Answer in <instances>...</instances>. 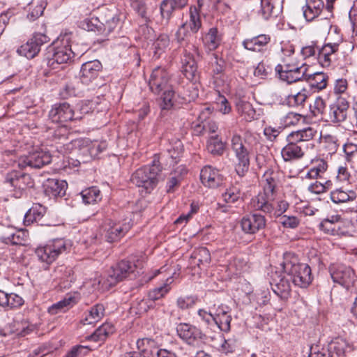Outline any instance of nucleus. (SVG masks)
I'll return each mask as SVG.
<instances>
[{
    "label": "nucleus",
    "mask_w": 357,
    "mask_h": 357,
    "mask_svg": "<svg viewBox=\"0 0 357 357\" xmlns=\"http://www.w3.org/2000/svg\"><path fill=\"white\" fill-rule=\"evenodd\" d=\"M330 197L335 204H344L353 202L356 199L357 194L354 190H343L342 188H336L331 192Z\"/></svg>",
    "instance_id": "nucleus-34"
},
{
    "label": "nucleus",
    "mask_w": 357,
    "mask_h": 357,
    "mask_svg": "<svg viewBox=\"0 0 357 357\" xmlns=\"http://www.w3.org/2000/svg\"><path fill=\"white\" fill-rule=\"evenodd\" d=\"M327 348L334 357H343L352 350L351 346L342 338H336L331 341Z\"/></svg>",
    "instance_id": "nucleus-31"
},
{
    "label": "nucleus",
    "mask_w": 357,
    "mask_h": 357,
    "mask_svg": "<svg viewBox=\"0 0 357 357\" xmlns=\"http://www.w3.org/2000/svg\"><path fill=\"white\" fill-rule=\"evenodd\" d=\"M47 208L40 204L35 203L31 208L25 213L24 218V224L26 226L33 222L40 225H49L47 222L43 220L46 213Z\"/></svg>",
    "instance_id": "nucleus-25"
},
{
    "label": "nucleus",
    "mask_w": 357,
    "mask_h": 357,
    "mask_svg": "<svg viewBox=\"0 0 357 357\" xmlns=\"http://www.w3.org/2000/svg\"><path fill=\"white\" fill-rule=\"evenodd\" d=\"M231 149L235 155L250 153L249 148L245 145L246 142L243 140L240 135L234 134L231 137Z\"/></svg>",
    "instance_id": "nucleus-45"
},
{
    "label": "nucleus",
    "mask_w": 357,
    "mask_h": 357,
    "mask_svg": "<svg viewBox=\"0 0 357 357\" xmlns=\"http://www.w3.org/2000/svg\"><path fill=\"white\" fill-rule=\"evenodd\" d=\"M317 130L312 127H307L305 128L293 131L289 135L292 137L296 142L301 144L304 142L312 140L317 135Z\"/></svg>",
    "instance_id": "nucleus-39"
},
{
    "label": "nucleus",
    "mask_w": 357,
    "mask_h": 357,
    "mask_svg": "<svg viewBox=\"0 0 357 357\" xmlns=\"http://www.w3.org/2000/svg\"><path fill=\"white\" fill-rule=\"evenodd\" d=\"M169 77V73L165 68L162 67L154 68L149 81L151 91L155 94H159L161 91L165 90Z\"/></svg>",
    "instance_id": "nucleus-18"
},
{
    "label": "nucleus",
    "mask_w": 357,
    "mask_h": 357,
    "mask_svg": "<svg viewBox=\"0 0 357 357\" xmlns=\"http://www.w3.org/2000/svg\"><path fill=\"white\" fill-rule=\"evenodd\" d=\"M338 43H327L321 48L319 47L317 59L323 67H328L331 65V56L338 50Z\"/></svg>",
    "instance_id": "nucleus-30"
},
{
    "label": "nucleus",
    "mask_w": 357,
    "mask_h": 357,
    "mask_svg": "<svg viewBox=\"0 0 357 357\" xmlns=\"http://www.w3.org/2000/svg\"><path fill=\"white\" fill-rule=\"evenodd\" d=\"M271 42V36L268 34H259L258 36L245 38L242 42V46L247 50L255 52H263L267 49Z\"/></svg>",
    "instance_id": "nucleus-24"
},
{
    "label": "nucleus",
    "mask_w": 357,
    "mask_h": 357,
    "mask_svg": "<svg viewBox=\"0 0 357 357\" xmlns=\"http://www.w3.org/2000/svg\"><path fill=\"white\" fill-rule=\"evenodd\" d=\"M75 54L71 49L70 37L68 35L59 38L53 47L48 49L45 61L48 67L57 69L60 64L70 63Z\"/></svg>",
    "instance_id": "nucleus-5"
},
{
    "label": "nucleus",
    "mask_w": 357,
    "mask_h": 357,
    "mask_svg": "<svg viewBox=\"0 0 357 357\" xmlns=\"http://www.w3.org/2000/svg\"><path fill=\"white\" fill-rule=\"evenodd\" d=\"M72 300V297H70L68 298H64L63 300L53 304L48 308V312L52 315H54L59 312H66L68 309Z\"/></svg>",
    "instance_id": "nucleus-52"
},
{
    "label": "nucleus",
    "mask_w": 357,
    "mask_h": 357,
    "mask_svg": "<svg viewBox=\"0 0 357 357\" xmlns=\"http://www.w3.org/2000/svg\"><path fill=\"white\" fill-rule=\"evenodd\" d=\"M324 8L323 0H306L303 7V16L306 21L312 22L321 15Z\"/></svg>",
    "instance_id": "nucleus-27"
},
{
    "label": "nucleus",
    "mask_w": 357,
    "mask_h": 357,
    "mask_svg": "<svg viewBox=\"0 0 357 357\" xmlns=\"http://www.w3.org/2000/svg\"><path fill=\"white\" fill-rule=\"evenodd\" d=\"M131 7L133 10L144 20L146 23H148L150 20L146 15V6L144 0H130Z\"/></svg>",
    "instance_id": "nucleus-53"
},
{
    "label": "nucleus",
    "mask_w": 357,
    "mask_h": 357,
    "mask_svg": "<svg viewBox=\"0 0 357 357\" xmlns=\"http://www.w3.org/2000/svg\"><path fill=\"white\" fill-rule=\"evenodd\" d=\"M300 63L298 62H287V61H284V64H278L275 68V73L278 76L280 80H282L283 78H285V76L287 75V70L290 71V70L298 69V66Z\"/></svg>",
    "instance_id": "nucleus-51"
},
{
    "label": "nucleus",
    "mask_w": 357,
    "mask_h": 357,
    "mask_svg": "<svg viewBox=\"0 0 357 357\" xmlns=\"http://www.w3.org/2000/svg\"><path fill=\"white\" fill-rule=\"evenodd\" d=\"M176 329L178 336L190 346L201 347L208 340L199 328L188 323L178 324Z\"/></svg>",
    "instance_id": "nucleus-9"
},
{
    "label": "nucleus",
    "mask_w": 357,
    "mask_h": 357,
    "mask_svg": "<svg viewBox=\"0 0 357 357\" xmlns=\"http://www.w3.org/2000/svg\"><path fill=\"white\" fill-rule=\"evenodd\" d=\"M66 250V241L63 238H56L48 241L44 245L37 247L35 254L40 261L50 265Z\"/></svg>",
    "instance_id": "nucleus-7"
},
{
    "label": "nucleus",
    "mask_w": 357,
    "mask_h": 357,
    "mask_svg": "<svg viewBox=\"0 0 357 357\" xmlns=\"http://www.w3.org/2000/svg\"><path fill=\"white\" fill-rule=\"evenodd\" d=\"M0 241L8 245H24L26 238L24 232L10 228L0 236Z\"/></svg>",
    "instance_id": "nucleus-35"
},
{
    "label": "nucleus",
    "mask_w": 357,
    "mask_h": 357,
    "mask_svg": "<svg viewBox=\"0 0 357 357\" xmlns=\"http://www.w3.org/2000/svg\"><path fill=\"white\" fill-rule=\"evenodd\" d=\"M350 103L348 98L339 95L333 102L329 105L328 119L333 123L340 124L347 119L348 109Z\"/></svg>",
    "instance_id": "nucleus-15"
},
{
    "label": "nucleus",
    "mask_w": 357,
    "mask_h": 357,
    "mask_svg": "<svg viewBox=\"0 0 357 357\" xmlns=\"http://www.w3.org/2000/svg\"><path fill=\"white\" fill-rule=\"evenodd\" d=\"M290 278L277 272L272 276L270 282L273 292L280 298V304L271 303L275 310L280 312L291 296Z\"/></svg>",
    "instance_id": "nucleus-10"
},
{
    "label": "nucleus",
    "mask_w": 357,
    "mask_h": 357,
    "mask_svg": "<svg viewBox=\"0 0 357 357\" xmlns=\"http://www.w3.org/2000/svg\"><path fill=\"white\" fill-rule=\"evenodd\" d=\"M45 193L50 199L62 197L66 195L68 183L63 180L49 178L44 185Z\"/></svg>",
    "instance_id": "nucleus-26"
},
{
    "label": "nucleus",
    "mask_w": 357,
    "mask_h": 357,
    "mask_svg": "<svg viewBox=\"0 0 357 357\" xmlns=\"http://www.w3.org/2000/svg\"><path fill=\"white\" fill-rule=\"evenodd\" d=\"M136 344L138 351L149 356L151 349L156 347L157 342L152 338L144 337L138 339Z\"/></svg>",
    "instance_id": "nucleus-47"
},
{
    "label": "nucleus",
    "mask_w": 357,
    "mask_h": 357,
    "mask_svg": "<svg viewBox=\"0 0 357 357\" xmlns=\"http://www.w3.org/2000/svg\"><path fill=\"white\" fill-rule=\"evenodd\" d=\"M80 195L85 204H94L102 199L100 190L95 186L83 190Z\"/></svg>",
    "instance_id": "nucleus-41"
},
{
    "label": "nucleus",
    "mask_w": 357,
    "mask_h": 357,
    "mask_svg": "<svg viewBox=\"0 0 357 357\" xmlns=\"http://www.w3.org/2000/svg\"><path fill=\"white\" fill-rule=\"evenodd\" d=\"M91 349L88 346L76 345L65 355L64 357H83L86 356Z\"/></svg>",
    "instance_id": "nucleus-59"
},
{
    "label": "nucleus",
    "mask_w": 357,
    "mask_h": 357,
    "mask_svg": "<svg viewBox=\"0 0 357 357\" xmlns=\"http://www.w3.org/2000/svg\"><path fill=\"white\" fill-rule=\"evenodd\" d=\"M215 304L208 307V310L199 309L197 315L200 321L207 327H210L213 324V313L215 312Z\"/></svg>",
    "instance_id": "nucleus-46"
},
{
    "label": "nucleus",
    "mask_w": 357,
    "mask_h": 357,
    "mask_svg": "<svg viewBox=\"0 0 357 357\" xmlns=\"http://www.w3.org/2000/svg\"><path fill=\"white\" fill-rule=\"evenodd\" d=\"M307 66L306 64H302L298 66V69L290 70L291 72L286 73L287 75L282 81L286 82L287 84H292L303 79L306 80L308 73H307Z\"/></svg>",
    "instance_id": "nucleus-37"
},
{
    "label": "nucleus",
    "mask_w": 357,
    "mask_h": 357,
    "mask_svg": "<svg viewBox=\"0 0 357 357\" xmlns=\"http://www.w3.org/2000/svg\"><path fill=\"white\" fill-rule=\"evenodd\" d=\"M337 140L335 136L326 135L321 137V143L324 144V149L328 151L329 154L334 153L338 149Z\"/></svg>",
    "instance_id": "nucleus-57"
},
{
    "label": "nucleus",
    "mask_w": 357,
    "mask_h": 357,
    "mask_svg": "<svg viewBox=\"0 0 357 357\" xmlns=\"http://www.w3.org/2000/svg\"><path fill=\"white\" fill-rule=\"evenodd\" d=\"M115 328L113 324L105 323L99 326L91 335L86 336V340L93 342H103L110 335L113 334Z\"/></svg>",
    "instance_id": "nucleus-33"
},
{
    "label": "nucleus",
    "mask_w": 357,
    "mask_h": 357,
    "mask_svg": "<svg viewBox=\"0 0 357 357\" xmlns=\"http://www.w3.org/2000/svg\"><path fill=\"white\" fill-rule=\"evenodd\" d=\"M59 271L63 273L61 278V283L65 288L70 287L71 283L74 282L75 280L73 268L70 267L61 266Z\"/></svg>",
    "instance_id": "nucleus-55"
},
{
    "label": "nucleus",
    "mask_w": 357,
    "mask_h": 357,
    "mask_svg": "<svg viewBox=\"0 0 357 357\" xmlns=\"http://www.w3.org/2000/svg\"><path fill=\"white\" fill-rule=\"evenodd\" d=\"M211 261L209 250L204 247L195 249L191 255L190 264L199 268L206 267Z\"/></svg>",
    "instance_id": "nucleus-32"
},
{
    "label": "nucleus",
    "mask_w": 357,
    "mask_h": 357,
    "mask_svg": "<svg viewBox=\"0 0 357 357\" xmlns=\"http://www.w3.org/2000/svg\"><path fill=\"white\" fill-rule=\"evenodd\" d=\"M286 139L287 144L281 150L283 160L291 162L302 159L305 154L306 147L304 144H301L289 135L287 136Z\"/></svg>",
    "instance_id": "nucleus-16"
},
{
    "label": "nucleus",
    "mask_w": 357,
    "mask_h": 357,
    "mask_svg": "<svg viewBox=\"0 0 357 357\" xmlns=\"http://www.w3.org/2000/svg\"><path fill=\"white\" fill-rule=\"evenodd\" d=\"M200 179L205 186L215 188L222 185L224 176L217 169L206 166L201 170Z\"/></svg>",
    "instance_id": "nucleus-23"
},
{
    "label": "nucleus",
    "mask_w": 357,
    "mask_h": 357,
    "mask_svg": "<svg viewBox=\"0 0 357 357\" xmlns=\"http://www.w3.org/2000/svg\"><path fill=\"white\" fill-rule=\"evenodd\" d=\"M326 108V102L321 96H317L313 105H310V109L314 116L322 114Z\"/></svg>",
    "instance_id": "nucleus-60"
},
{
    "label": "nucleus",
    "mask_w": 357,
    "mask_h": 357,
    "mask_svg": "<svg viewBox=\"0 0 357 357\" xmlns=\"http://www.w3.org/2000/svg\"><path fill=\"white\" fill-rule=\"evenodd\" d=\"M139 274V271L133 261L123 259L112 266L107 275L101 278L98 284L103 290H109L124 279H132Z\"/></svg>",
    "instance_id": "nucleus-4"
},
{
    "label": "nucleus",
    "mask_w": 357,
    "mask_h": 357,
    "mask_svg": "<svg viewBox=\"0 0 357 357\" xmlns=\"http://www.w3.org/2000/svg\"><path fill=\"white\" fill-rule=\"evenodd\" d=\"M174 96V91L172 89H165L162 97V102L160 107L162 110H168L171 109L173 105V98Z\"/></svg>",
    "instance_id": "nucleus-58"
},
{
    "label": "nucleus",
    "mask_w": 357,
    "mask_h": 357,
    "mask_svg": "<svg viewBox=\"0 0 357 357\" xmlns=\"http://www.w3.org/2000/svg\"><path fill=\"white\" fill-rule=\"evenodd\" d=\"M242 231L248 234H255L265 228L266 220L265 217L257 213L247 214L240 222Z\"/></svg>",
    "instance_id": "nucleus-17"
},
{
    "label": "nucleus",
    "mask_w": 357,
    "mask_h": 357,
    "mask_svg": "<svg viewBox=\"0 0 357 357\" xmlns=\"http://www.w3.org/2000/svg\"><path fill=\"white\" fill-rule=\"evenodd\" d=\"M162 170L159 160L155 158L151 165L137 169L132 174L130 181L142 191L150 193L157 186Z\"/></svg>",
    "instance_id": "nucleus-3"
},
{
    "label": "nucleus",
    "mask_w": 357,
    "mask_h": 357,
    "mask_svg": "<svg viewBox=\"0 0 357 357\" xmlns=\"http://www.w3.org/2000/svg\"><path fill=\"white\" fill-rule=\"evenodd\" d=\"M120 24L117 12L105 6L98 8L96 13L80 22V26L88 31H94L103 36H108Z\"/></svg>",
    "instance_id": "nucleus-1"
},
{
    "label": "nucleus",
    "mask_w": 357,
    "mask_h": 357,
    "mask_svg": "<svg viewBox=\"0 0 357 357\" xmlns=\"http://www.w3.org/2000/svg\"><path fill=\"white\" fill-rule=\"evenodd\" d=\"M207 150L213 155H222L225 150V144L218 135L211 136L207 141Z\"/></svg>",
    "instance_id": "nucleus-40"
},
{
    "label": "nucleus",
    "mask_w": 357,
    "mask_h": 357,
    "mask_svg": "<svg viewBox=\"0 0 357 357\" xmlns=\"http://www.w3.org/2000/svg\"><path fill=\"white\" fill-rule=\"evenodd\" d=\"M224 201L227 204H234L240 200V190L234 186L227 189L226 192L222 194Z\"/></svg>",
    "instance_id": "nucleus-54"
},
{
    "label": "nucleus",
    "mask_w": 357,
    "mask_h": 357,
    "mask_svg": "<svg viewBox=\"0 0 357 357\" xmlns=\"http://www.w3.org/2000/svg\"><path fill=\"white\" fill-rule=\"evenodd\" d=\"M282 266L283 273L290 278L295 286L306 288L311 284L313 279L311 268L305 263H300L294 255L286 254Z\"/></svg>",
    "instance_id": "nucleus-2"
},
{
    "label": "nucleus",
    "mask_w": 357,
    "mask_h": 357,
    "mask_svg": "<svg viewBox=\"0 0 357 357\" xmlns=\"http://www.w3.org/2000/svg\"><path fill=\"white\" fill-rule=\"evenodd\" d=\"M319 228L325 234L331 236H339L342 231L340 225H335L328 221V220H323L319 225Z\"/></svg>",
    "instance_id": "nucleus-50"
},
{
    "label": "nucleus",
    "mask_w": 357,
    "mask_h": 357,
    "mask_svg": "<svg viewBox=\"0 0 357 357\" xmlns=\"http://www.w3.org/2000/svg\"><path fill=\"white\" fill-rule=\"evenodd\" d=\"M222 36L217 27H211L202 36L204 45L210 51L216 50L220 45Z\"/></svg>",
    "instance_id": "nucleus-29"
},
{
    "label": "nucleus",
    "mask_w": 357,
    "mask_h": 357,
    "mask_svg": "<svg viewBox=\"0 0 357 357\" xmlns=\"http://www.w3.org/2000/svg\"><path fill=\"white\" fill-rule=\"evenodd\" d=\"M303 117V115L298 113L290 112L281 119V124L285 128L296 126Z\"/></svg>",
    "instance_id": "nucleus-56"
},
{
    "label": "nucleus",
    "mask_w": 357,
    "mask_h": 357,
    "mask_svg": "<svg viewBox=\"0 0 357 357\" xmlns=\"http://www.w3.org/2000/svg\"><path fill=\"white\" fill-rule=\"evenodd\" d=\"M102 70V65L98 60L87 61L82 65L80 79L84 84H89L98 77Z\"/></svg>",
    "instance_id": "nucleus-22"
},
{
    "label": "nucleus",
    "mask_w": 357,
    "mask_h": 357,
    "mask_svg": "<svg viewBox=\"0 0 357 357\" xmlns=\"http://www.w3.org/2000/svg\"><path fill=\"white\" fill-rule=\"evenodd\" d=\"M328 271L333 281L338 283L346 289L354 285L357 279L351 267L343 264L333 263L328 267Z\"/></svg>",
    "instance_id": "nucleus-11"
},
{
    "label": "nucleus",
    "mask_w": 357,
    "mask_h": 357,
    "mask_svg": "<svg viewBox=\"0 0 357 357\" xmlns=\"http://www.w3.org/2000/svg\"><path fill=\"white\" fill-rule=\"evenodd\" d=\"M264 176L266 178L263 192L259 193L252 199V204L256 211H261L266 214H271L274 210L273 202L275 199L277 183L271 176H268L267 173Z\"/></svg>",
    "instance_id": "nucleus-6"
},
{
    "label": "nucleus",
    "mask_w": 357,
    "mask_h": 357,
    "mask_svg": "<svg viewBox=\"0 0 357 357\" xmlns=\"http://www.w3.org/2000/svg\"><path fill=\"white\" fill-rule=\"evenodd\" d=\"M130 222H111L105 229V238L109 243L119 241L131 229Z\"/></svg>",
    "instance_id": "nucleus-20"
},
{
    "label": "nucleus",
    "mask_w": 357,
    "mask_h": 357,
    "mask_svg": "<svg viewBox=\"0 0 357 357\" xmlns=\"http://www.w3.org/2000/svg\"><path fill=\"white\" fill-rule=\"evenodd\" d=\"M105 307L98 303L91 307L85 318L82 319L83 324H93L98 321L104 316Z\"/></svg>",
    "instance_id": "nucleus-38"
},
{
    "label": "nucleus",
    "mask_w": 357,
    "mask_h": 357,
    "mask_svg": "<svg viewBox=\"0 0 357 357\" xmlns=\"http://www.w3.org/2000/svg\"><path fill=\"white\" fill-rule=\"evenodd\" d=\"M48 117L52 122L61 124L82 119V116L76 114L71 105L66 102L54 104L49 112Z\"/></svg>",
    "instance_id": "nucleus-13"
},
{
    "label": "nucleus",
    "mask_w": 357,
    "mask_h": 357,
    "mask_svg": "<svg viewBox=\"0 0 357 357\" xmlns=\"http://www.w3.org/2000/svg\"><path fill=\"white\" fill-rule=\"evenodd\" d=\"M189 26L191 31L194 33L198 32L202 27V21L198 9L195 6L190 8V21Z\"/></svg>",
    "instance_id": "nucleus-48"
},
{
    "label": "nucleus",
    "mask_w": 357,
    "mask_h": 357,
    "mask_svg": "<svg viewBox=\"0 0 357 357\" xmlns=\"http://www.w3.org/2000/svg\"><path fill=\"white\" fill-rule=\"evenodd\" d=\"M250 153L235 155L236 162L235 164V171L236 174L243 177L248 172L250 167Z\"/></svg>",
    "instance_id": "nucleus-43"
},
{
    "label": "nucleus",
    "mask_w": 357,
    "mask_h": 357,
    "mask_svg": "<svg viewBox=\"0 0 357 357\" xmlns=\"http://www.w3.org/2000/svg\"><path fill=\"white\" fill-rule=\"evenodd\" d=\"M23 304L24 300L21 296L15 294H7V301L6 303V307L13 309L20 307Z\"/></svg>",
    "instance_id": "nucleus-62"
},
{
    "label": "nucleus",
    "mask_w": 357,
    "mask_h": 357,
    "mask_svg": "<svg viewBox=\"0 0 357 357\" xmlns=\"http://www.w3.org/2000/svg\"><path fill=\"white\" fill-rule=\"evenodd\" d=\"M52 161V155L48 151L38 150L29 153L28 155L20 156L17 160L18 167L24 169L30 168L39 169L48 165Z\"/></svg>",
    "instance_id": "nucleus-14"
},
{
    "label": "nucleus",
    "mask_w": 357,
    "mask_h": 357,
    "mask_svg": "<svg viewBox=\"0 0 357 357\" xmlns=\"http://www.w3.org/2000/svg\"><path fill=\"white\" fill-rule=\"evenodd\" d=\"M178 10L169 0H162L160 4L161 23L167 24L174 10Z\"/></svg>",
    "instance_id": "nucleus-44"
},
{
    "label": "nucleus",
    "mask_w": 357,
    "mask_h": 357,
    "mask_svg": "<svg viewBox=\"0 0 357 357\" xmlns=\"http://www.w3.org/2000/svg\"><path fill=\"white\" fill-rule=\"evenodd\" d=\"M328 76L321 72H316L312 74H308L306 78L307 82L311 89L317 91L325 89L328 84Z\"/></svg>",
    "instance_id": "nucleus-36"
},
{
    "label": "nucleus",
    "mask_w": 357,
    "mask_h": 357,
    "mask_svg": "<svg viewBox=\"0 0 357 357\" xmlns=\"http://www.w3.org/2000/svg\"><path fill=\"white\" fill-rule=\"evenodd\" d=\"M213 314V324L216 325L221 332L229 333L231 331V321L232 320L229 307L222 303L215 304Z\"/></svg>",
    "instance_id": "nucleus-19"
},
{
    "label": "nucleus",
    "mask_w": 357,
    "mask_h": 357,
    "mask_svg": "<svg viewBox=\"0 0 357 357\" xmlns=\"http://www.w3.org/2000/svg\"><path fill=\"white\" fill-rule=\"evenodd\" d=\"M50 41V38L45 33H34L27 42L17 50L19 55L31 59L36 57L41 50V47Z\"/></svg>",
    "instance_id": "nucleus-12"
},
{
    "label": "nucleus",
    "mask_w": 357,
    "mask_h": 357,
    "mask_svg": "<svg viewBox=\"0 0 357 357\" xmlns=\"http://www.w3.org/2000/svg\"><path fill=\"white\" fill-rule=\"evenodd\" d=\"M169 38L167 34H160L153 43L155 53L164 51L169 45Z\"/></svg>",
    "instance_id": "nucleus-64"
},
{
    "label": "nucleus",
    "mask_w": 357,
    "mask_h": 357,
    "mask_svg": "<svg viewBox=\"0 0 357 357\" xmlns=\"http://www.w3.org/2000/svg\"><path fill=\"white\" fill-rule=\"evenodd\" d=\"M4 184L15 197H20L23 190L33 186V181L29 174L13 170L6 174Z\"/></svg>",
    "instance_id": "nucleus-8"
},
{
    "label": "nucleus",
    "mask_w": 357,
    "mask_h": 357,
    "mask_svg": "<svg viewBox=\"0 0 357 357\" xmlns=\"http://www.w3.org/2000/svg\"><path fill=\"white\" fill-rule=\"evenodd\" d=\"M183 145L181 141L176 142L175 145L169 149V154L174 164L178 162L180 158L183 155Z\"/></svg>",
    "instance_id": "nucleus-63"
},
{
    "label": "nucleus",
    "mask_w": 357,
    "mask_h": 357,
    "mask_svg": "<svg viewBox=\"0 0 357 357\" xmlns=\"http://www.w3.org/2000/svg\"><path fill=\"white\" fill-rule=\"evenodd\" d=\"M284 0H259L261 12L266 20L271 17H277L282 11Z\"/></svg>",
    "instance_id": "nucleus-28"
},
{
    "label": "nucleus",
    "mask_w": 357,
    "mask_h": 357,
    "mask_svg": "<svg viewBox=\"0 0 357 357\" xmlns=\"http://www.w3.org/2000/svg\"><path fill=\"white\" fill-rule=\"evenodd\" d=\"M189 36L190 34L188 31L185 29L184 24L179 26L175 33V39L178 44V47H183V50L187 49L190 51L191 48L190 46H191L192 49L196 50V47L195 45L190 44Z\"/></svg>",
    "instance_id": "nucleus-42"
},
{
    "label": "nucleus",
    "mask_w": 357,
    "mask_h": 357,
    "mask_svg": "<svg viewBox=\"0 0 357 357\" xmlns=\"http://www.w3.org/2000/svg\"><path fill=\"white\" fill-rule=\"evenodd\" d=\"M307 98L306 90L303 89L296 95H289L287 98V104L291 107L303 106Z\"/></svg>",
    "instance_id": "nucleus-49"
},
{
    "label": "nucleus",
    "mask_w": 357,
    "mask_h": 357,
    "mask_svg": "<svg viewBox=\"0 0 357 357\" xmlns=\"http://www.w3.org/2000/svg\"><path fill=\"white\" fill-rule=\"evenodd\" d=\"M181 72L190 81H197L198 77L197 64L190 51L185 49L181 58Z\"/></svg>",
    "instance_id": "nucleus-21"
},
{
    "label": "nucleus",
    "mask_w": 357,
    "mask_h": 357,
    "mask_svg": "<svg viewBox=\"0 0 357 357\" xmlns=\"http://www.w3.org/2000/svg\"><path fill=\"white\" fill-rule=\"evenodd\" d=\"M169 291V287L167 284H165L164 285L155 288L149 292L148 296L149 298L151 301H156L161 298H162L165 294L168 293Z\"/></svg>",
    "instance_id": "nucleus-61"
}]
</instances>
